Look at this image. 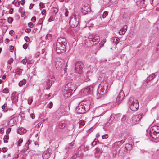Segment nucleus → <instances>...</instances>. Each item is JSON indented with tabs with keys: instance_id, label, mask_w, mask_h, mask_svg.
<instances>
[{
	"instance_id": "1",
	"label": "nucleus",
	"mask_w": 159,
	"mask_h": 159,
	"mask_svg": "<svg viewBox=\"0 0 159 159\" xmlns=\"http://www.w3.org/2000/svg\"><path fill=\"white\" fill-rule=\"evenodd\" d=\"M67 45L66 39L64 38H59L56 43V51L58 53H63L66 50Z\"/></svg>"
},
{
	"instance_id": "2",
	"label": "nucleus",
	"mask_w": 159,
	"mask_h": 159,
	"mask_svg": "<svg viewBox=\"0 0 159 159\" xmlns=\"http://www.w3.org/2000/svg\"><path fill=\"white\" fill-rule=\"evenodd\" d=\"M110 87L108 83L105 80L102 81L99 84L98 89L97 95H103L106 94L109 90Z\"/></svg>"
},
{
	"instance_id": "3",
	"label": "nucleus",
	"mask_w": 159,
	"mask_h": 159,
	"mask_svg": "<svg viewBox=\"0 0 159 159\" xmlns=\"http://www.w3.org/2000/svg\"><path fill=\"white\" fill-rule=\"evenodd\" d=\"M149 135L152 141L157 142L159 141V126H154L150 129Z\"/></svg>"
},
{
	"instance_id": "4",
	"label": "nucleus",
	"mask_w": 159,
	"mask_h": 159,
	"mask_svg": "<svg viewBox=\"0 0 159 159\" xmlns=\"http://www.w3.org/2000/svg\"><path fill=\"white\" fill-rule=\"evenodd\" d=\"M128 104L130 109L133 111H136L139 107L138 101L133 97L130 98Z\"/></svg>"
},
{
	"instance_id": "5",
	"label": "nucleus",
	"mask_w": 159,
	"mask_h": 159,
	"mask_svg": "<svg viewBox=\"0 0 159 159\" xmlns=\"http://www.w3.org/2000/svg\"><path fill=\"white\" fill-rule=\"evenodd\" d=\"M79 21L78 16L76 15H72L69 20L70 25L72 28L76 27L78 25Z\"/></svg>"
},
{
	"instance_id": "6",
	"label": "nucleus",
	"mask_w": 159,
	"mask_h": 159,
	"mask_svg": "<svg viewBox=\"0 0 159 159\" xmlns=\"http://www.w3.org/2000/svg\"><path fill=\"white\" fill-rule=\"evenodd\" d=\"M88 39L90 43L93 45L97 44L100 41L99 36L94 34L90 35L89 36Z\"/></svg>"
},
{
	"instance_id": "7",
	"label": "nucleus",
	"mask_w": 159,
	"mask_h": 159,
	"mask_svg": "<svg viewBox=\"0 0 159 159\" xmlns=\"http://www.w3.org/2000/svg\"><path fill=\"white\" fill-rule=\"evenodd\" d=\"M91 11V8L89 4L86 3L82 4L81 7V11L83 15L88 14Z\"/></svg>"
},
{
	"instance_id": "8",
	"label": "nucleus",
	"mask_w": 159,
	"mask_h": 159,
	"mask_svg": "<svg viewBox=\"0 0 159 159\" xmlns=\"http://www.w3.org/2000/svg\"><path fill=\"white\" fill-rule=\"evenodd\" d=\"M84 67V64L80 61H77L75 65V72L78 74H81L83 71V69Z\"/></svg>"
},
{
	"instance_id": "9",
	"label": "nucleus",
	"mask_w": 159,
	"mask_h": 159,
	"mask_svg": "<svg viewBox=\"0 0 159 159\" xmlns=\"http://www.w3.org/2000/svg\"><path fill=\"white\" fill-rule=\"evenodd\" d=\"M124 96L125 95L123 91L122 90H121L116 98V102L118 104L120 103L123 100Z\"/></svg>"
},
{
	"instance_id": "10",
	"label": "nucleus",
	"mask_w": 159,
	"mask_h": 159,
	"mask_svg": "<svg viewBox=\"0 0 159 159\" xmlns=\"http://www.w3.org/2000/svg\"><path fill=\"white\" fill-rule=\"evenodd\" d=\"M52 153V150L51 148H48L45 151L42 155L43 159H48Z\"/></svg>"
},
{
	"instance_id": "11",
	"label": "nucleus",
	"mask_w": 159,
	"mask_h": 159,
	"mask_svg": "<svg viewBox=\"0 0 159 159\" xmlns=\"http://www.w3.org/2000/svg\"><path fill=\"white\" fill-rule=\"evenodd\" d=\"M93 89V87L92 86H89L82 89V92H83L84 95H86L89 94L91 93Z\"/></svg>"
},
{
	"instance_id": "12",
	"label": "nucleus",
	"mask_w": 159,
	"mask_h": 159,
	"mask_svg": "<svg viewBox=\"0 0 159 159\" xmlns=\"http://www.w3.org/2000/svg\"><path fill=\"white\" fill-rule=\"evenodd\" d=\"M85 111H88L90 109V102L89 101H85L81 102Z\"/></svg>"
},
{
	"instance_id": "13",
	"label": "nucleus",
	"mask_w": 159,
	"mask_h": 159,
	"mask_svg": "<svg viewBox=\"0 0 159 159\" xmlns=\"http://www.w3.org/2000/svg\"><path fill=\"white\" fill-rule=\"evenodd\" d=\"M144 116V114L143 113H140L134 116L132 119L133 122L134 123H135L139 121Z\"/></svg>"
},
{
	"instance_id": "14",
	"label": "nucleus",
	"mask_w": 159,
	"mask_h": 159,
	"mask_svg": "<svg viewBox=\"0 0 159 159\" xmlns=\"http://www.w3.org/2000/svg\"><path fill=\"white\" fill-rule=\"evenodd\" d=\"M83 107L80 102L78 106L76 107V111L78 113L83 114L86 112L85 110L84 109Z\"/></svg>"
},
{
	"instance_id": "15",
	"label": "nucleus",
	"mask_w": 159,
	"mask_h": 159,
	"mask_svg": "<svg viewBox=\"0 0 159 159\" xmlns=\"http://www.w3.org/2000/svg\"><path fill=\"white\" fill-rule=\"evenodd\" d=\"M55 80V78L53 76H50L48 79L47 81V85L48 87L46 88V89H49Z\"/></svg>"
},
{
	"instance_id": "16",
	"label": "nucleus",
	"mask_w": 159,
	"mask_h": 159,
	"mask_svg": "<svg viewBox=\"0 0 159 159\" xmlns=\"http://www.w3.org/2000/svg\"><path fill=\"white\" fill-rule=\"evenodd\" d=\"M64 62L62 61H57L54 63V65L55 66L56 69L57 70H60L64 66Z\"/></svg>"
},
{
	"instance_id": "17",
	"label": "nucleus",
	"mask_w": 159,
	"mask_h": 159,
	"mask_svg": "<svg viewBox=\"0 0 159 159\" xmlns=\"http://www.w3.org/2000/svg\"><path fill=\"white\" fill-rule=\"evenodd\" d=\"M31 144V142L30 140H28L26 143L24 148V151L25 154H27L29 152L30 149L29 148V145Z\"/></svg>"
},
{
	"instance_id": "18",
	"label": "nucleus",
	"mask_w": 159,
	"mask_h": 159,
	"mask_svg": "<svg viewBox=\"0 0 159 159\" xmlns=\"http://www.w3.org/2000/svg\"><path fill=\"white\" fill-rule=\"evenodd\" d=\"M127 28V25L124 26L119 31V34L121 35L124 34L126 31Z\"/></svg>"
},
{
	"instance_id": "19",
	"label": "nucleus",
	"mask_w": 159,
	"mask_h": 159,
	"mask_svg": "<svg viewBox=\"0 0 159 159\" xmlns=\"http://www.w3.org/2000/svg\"><path fill=\"white\" fill-rule=\"evenodd\" d=\"M27 130L23 127H20L19 128L17 131V133L20 134H22L24 133H25Z\"/></svg>"
},
{
	"instance_id": "20",
	"label": "nucleus",
	"mask_w": 159,
	"mask_h": 159,
	"mask_svg": "<svg viewBox=\"0 0 159 159\" xmlns=\"http://www.w3.org/2000/svg\"><path fill=\"white\" fill-rule=\"evenodd\" d=\"M123 143L120 141L116 142L113 144V146L115 148H119Z\"/></svg>"
},
{
	"instance_id": "21",
	"label": "nucleus",
	"mask_w": 159,
	"mask_h": 159,
	"mask_svg": "<svg viewBox=\"0 0 159 159\" xmlns=\"http://www.w3.org/2000/svg\"><path fill=\"white\" fill-rule=\"evenodd\" d=\"M70 85V87H69V89L70 90H71L72 91H75L76 89L77 88V87L74 84H72L71 83L70 84H68V86H69Z\"/></svg>"
},
{
	"instance_id": "22",
	"label": "nucleus",
	"mask_w": 159,
	"mask_h": 159,
	"mask_svg": "<svg viewBox=\"0 0 159 159\" xmlns=\"http://www.w3.org/2000/svg\"><path fill=\"white\" fill-rule=\"evenodd\" d=\"M16 123V119L15 118H12L11 119L9 122V124L11 126L14 125Z\"/></svg>"
},
{
	"instance_id": "23",
	"label": "nucleus",
	"mask_w": 159,
	"mask_h": 159,
	"mask_svg": "<svg viewBox=\"0 0 159 159\" xmlns=\"http://www.w3.org/2000/svg\"><path fill=\"white\" fill-rule=\"evenodd\" d=\"M114 117L113 116L111 115V118L109 120V121L107 122L105 124V126L107 127H108L112 123V121L114 120Z\"/></svg>"
},
{
	"instance_id": "24",
	"label": "nucleus",
	"mask_w": 159,
	"mask_h": 159,
	"mask_svg": "<svg viewBox=\"0 0 159 159\" xmlns=\"http://www.w3.org/2000/svg\"><path fill=\"white\" fill-rule=\"evenodd\" d=\"M65 121H63L59 123L58 125V127L60 129H62L65 127Z\"/></svg>"
},
{
	"instance_id": "25",
	"label": "nucleus",
	"mask_w": 159,
	"mask_h": 159,
	"mask_svg": "<svg viewBox=\"0 0 159 159\" xmlns=\"http://www.w3.org/2000/svg\"><path fill=\"white\" fill-rule=\"evenodd\" d=\"M119 39H120L118 38L115 37L112 39L111 41L113 43L116 45L119 43Z\"/></svg>"
},
{
	"instance_id": "26",
	"label": "nucleus",
	"mask_w": 159,
	"mask_h": 159,
	"mask_svg": "<svg viewBox=\"0 0 159 159\" xmlns=\"http://www.w3.org/2000/svg\"><path fill=\"white\" fill-rule=\"evenodd\" d=\"M81 154L82 151H79L78 152V153L75 154V155H74L73 157L70 158V159H75L76 157L81 156Z\"/></svg>"
},
{
	"instance_id": "27",
	"label": "nucleus",
	"mask_w": 159,
	"mask_h": 159,
	"mask_svg": "<svg viewBox=\"0 0 159 159\" xmlns=\"http://www.w3.org/2000/svg\"><path fill=\"white\" fill-rule=\"evenodd\" d=\"M58 7H53L51 9V11L52 13L56 14L58 12Z\"/></svg>"
},
{
	"instance_id": "28",
	"label": "nucleus",
	"mask_w": 159,
	"mask_h": 159,
	"mask_svg": "<svg viewBox=\"0 0 159 159\" xmlns=\"http://www.w3.org/2000/svg\"><path fill=\"white\" fill-rule=\"evenodd\" d=\"M26 82V80L25 79H23L19 82L18 85L19 86L21 87L23 85L25 84Z\"/></svg>"
},
{
	"instance_id": "29",
	"label": "nucleus",
	"mask_w": 159,
	"mask_h": 159,
	"mask_svg": "<svg viewBox=\"0 0 159 159\" xmlns=\"http://www.w3.org/2000/svg\"><path fill=\"white\" fill-rule=\"evenodd\" d=\"M18 96L17 95L13 94L11 97L12 100L16 102L18 100Z\"/></svg>"
},
{
	"instance_id": "30",
	"label": "nucleus",
	"mask_w": 159,
	"mask_h": 159,
	"mask_svg": "<svg viewBox=\"0 0 159 159\" xmlns=\"http://www.w3.org/2000/svg\"><path fill=\"white\" fill-rule=\"evenodd\" d=\"M23 70L19 68H17L15 70V72L16 74H17L18 75H20L22 72Z\"/></svg>"
},
{
	"instance_id": "31",
	"label": "nucleus",
	"mask_w": 159,
	"mask_h": 159,
	"mask_svg": "<svg viewBox=\"0 0 159 159\" xmlns=\"http://www.w3.org/2000/svg\"><path fill=\"white\" fill-rule=\"evenodd\" d=\"M155 74H153L151 75H150L148 77L147 80H151L155 78Z\"/></svg>"
},
{
	"instance_id": "32",
	"label": "nucleus",
	"mask_w": 159,
	"mask_h": 159,
	"mask_svg": "<svg viewBox=\"0 0 159 159\" xmlns=\"http://www.w3.org/2000/svg\"><path fill=\"white\" fill-rule=\"evenodd\" d=\"M74 143L73 142H72L70 144H69L68 146L66 148V149L67 148L71 149L75 147V146L74 145Z\"/></svg>"
},
{
	"instance_id": "33",
	"label": "nucleus",
	"mask_w": 159,
	"mask_h": 159,
	"mask_svg": "<svg viewBox=\"0 0 159 159\" xmlns=\"http://www.w3.org/2000/svg\"><path fill=\"white\" fill-rule=\"evenodd\" d=\"M99 143V142L98 141V139L97 138H95L94 140L92 143L91 145L93 147L94 146L97 144V142Z\"/></svg>"
},
{
	"instance_id": "34",
	"label": "nucleus",
	"mask_w": 159,
	"mask_h": 159,
	"mask_svg": "<svg viewBox=\"0 0 159 159\" xmlns=\"http://www.w3.org/2000/svg\"><path fill=\"white\" fill-rule=\"evenodd\" d=\"M9 135L8 134H6L4 137V141L5 143H7L8 142L7 140L9 139Z\"/></svg>"
},
{
	"instance_id": "35",
	"label": "nucleus",
	"mask_w": 159,
	"mask_h": 159,
	"mask_svg": "<svg viewBox=\"0 0 159 159\" xmlns=\"http://www.w3.org/2000/svg\"><path fill=\"white\" fill-rule=\"evenodd\" d=\"M52 38V35L50 34H48L46 36L45 39L46 40H50Z\"/></svg>"
},
{
	"instance_id": "36",
	"label": "nucleus",
	"mask_w": 159,
	"mask_h": 159,
	"mask_svg": "<svg viewBox=\"0 0 159 159\" xmlns=\"http://www.w3.org/2000/svg\"><path fill=\"white\" fill-rule=\"evenodd\" d=\"M33 98L32 97H30L28 99V103L29 104H31L33 101Z\"/></svg>"
},
{
	"instance_id": "37",
	"label": "nucleus",
	"mask_w": 159,
	"mask_h": 159,
	"mask_svg": "<svg viewBox=\"0 0 159 159\" xmlns=\"http://www.w3.org/2000/svg\"><path fill=\"white\" fill-rule=\"evenodd\" d=\"M108 12L107 11H105L104 12L103 14L102 15V17L103 18H105L107 16Z\"/></svg>"
},
{
	"instance_id": "38",
	"label": "nucleus",
	"mask_w": 159,
	"mask_h": 159,
	"mask_svg": "<svg viewBox=\"0 0 159 159\" xmlns=\"http://www.w3.org/2000/svg\"><path fill=\"white\" fill-rule=\"evenodd\" d=\"M23 139L20 138L18 141V146H20L21 143L23 142Z\"/></svg>"
},
{
	"instance_id": "39",
	"label": "nucleus",
	"mask_w": 159,
	"mask_h": 159,
	"mask_svg": "<svg viewBox=\"0 0 159 159\" xmlns=\"http://www.w3.org/2000/svg\"><path fill=\"white\" fill-rule=\"evenodd\" d=\"M6 20L4 19H0V25H2L5 22Z\"/></svg>"
},
{
	"instance_id": "40",
	"label": "nucleus",
	"mask_w": 159,
	"mask_h": 159,
	"mask_svg": "<svg viewBox=\"0 0 159 159\" xmlns=\"http://www.w3.org/2000/svg\"><path fill=\"white\" fill-rule=\"evenodd\" d=\"M13 20V19L11 17H9L8 18L7 21L9 23H12Z\"/></svg>"
},
{
	"instance_id": "41",
	"label": "nucleus",
	"mask_w": 159,
	"mask_h": 159,
	"mask_svg": "<svg viewBox=\"0 0 159 159\" xmlns=\"http://www.w3.org/2000/svg\"><path fill=\"white\" fill-rule=\"evenodd\" d=\"M53 106V103L52 102H51L47 105V107L49 108H51Z\"/></svg>"
},
{
	"instance_id": "42",
	"label": "nucleus",
	"mask_w": 159,
	"mask_h": 159,
	"mask_svg": "<svg viewBox=\"0 0 159 159\" xmlns=\"http://www.w3.org/2000/svg\"><path fill=\"white\" fill-rule=\"evenodd\" d=\"M126 147H128L129 149H131L132 148V145L131 144H129V143H127L126 144Z\"/></svg>"
},
{
	"instance_id": "43",
	"label": "nucleus",
	"mask_w": 159,
	"mask_h": 159,
	"mask_svg": "<svg viewBox=\"0 0 159 159\" xmlns=\"http://www.w3.org/2000/svg\"><path fill=\"white\" fill-rule=\"evenodd\" d=\"M2 91L5 94L9 92L8 89L7 88H5Z\"/></svg>"
},
{
	"instance_id": "44",
	"label": "nucleus",
	"mask_w": 159,
	"mask_h": 159,
	"mask_svg": "<svg viewBox=\"0 0 159 159\" xmlns=\"http://www.w3.org/2000/svg\"><path fill=\"white\" fill-rule=\"evenodd\" d=\"M44 20V18H40L39 21V24L42 25L43 21Z\"/></svg>"
},
{
	"instance_id": "45",
	"label": "nucleus",
	"mask_w": 159,
	"mask_h": 159,
	"mask_svg": "<svg viewBox=\"0 0 159 159\" xmlns=\"http://www.w3.org/2000/svg\"><path fill=\"white\" fill-rule=\"evenodd\" d=\"M27 62L28 63V61L26 59H23L21 61V63L24 64H25Z\"/></svg>"
},
{
	"instance_id": "46",
	"label": "nucleus",
	"mask_w": 159,
	"mask_h": 159,
	"mask_svg": "<svg viewBox=\"0 0 159 159\" xmlns=\"http://www.w3.org/2000/svg\"><path fill=\"white\" fill-rule=\"evenodd\" d=\"M39 6L40 8H43L45 7V5L42 2H40L39 3Z\"/></svg>"
},
{
	"instance_id": "47",
	"label": "nucleus",
	"mask_w": 159,
	"mask_h": 159,
	"mask_svg": "<svg viewBox=\"0 0 159 159\" xmlns=\"http://www.w3.org/2000/svg\"><path fill=\"white\" fill-rule=\"evenodd\" d=\"M13 61V59L12 58H11L8 61V64H11Z\"/></svg>"
},
{
	"instance_id": "48",
	"label": "nucleus",
	"mask_w": 159,
	"mask_h": 159,
	"mask_svg": "<svg viewBox=\"0 0 159 159\" xmlns=\"http://www.w3.org/2000/svg\"><path fill=\"white\" fill-rule=\"evenodd\" d=\"M53 20H54V18L52 16H51L48 20V21L49 22H51Z\"/></svg>"
},
{
	"instance_id": "49",
	"label": "nucleus",
	"mask_w": 159,
	"mask_h": 159,
	"mask_svg": "<svg viewBox=\"0 0 159 159\" xmlns=\"http://www.w3.org/2000/svg\"><path fill=\"white\" fill-rule=\"evenodd\" d=\"M8 150V148H3L2 149V151L4 153L6 152Z\"/></svg>"
},
{
	"instance_id": "50",
	"label": "nucleus",
	"mask_w": 159,
	"mask_h": 159,
	"mask_svg": "<svg viewBox=\"0 0 159 159\" xmlns=\"http://www.w3.org/2000/svg\"><path fill=\"white\" fill-rule=\"evenodd\" d=\"M108 136L107 134H105L104 135H103L102 136V138L103 139H106L108 138Z\"/></svg>"
},
{
	"instance_id": "51",
	"label": "nucleus",
	"mask_w": 159,
	"mask_h": 159,
	"mask_svg": "<svg viewBox=\"0 0 159 159\" xmlns=\"http://www.w3.org/2000/svg\"><path fill=\"white\" fill-rule=\"evenodd\" d=\"M36 18L35 17H33L31 20V21L33 22V23L35 22L36 21Z\"/></svg>"
},
{
	"instance_id": "52",
	"label": "nucleus",
	"mask_w": 159,
	"mask_h": 159,
	"mask_svg": "<svg viewBox=\"0 0 159 159\" xmlns=\"http://www.w3.org/2000/svg\"><path fill=\"white\" fill-rule=\"evenodd\" d=\"M28 26L29 27L32 28L33 27V24L32 23L30 22L28 24Z\"/></svg>"
},
{
	"instance_id": "53",
	"label": "nucleus",
	"mask_w": 159,
	"mask_h": 159,
	"mask_svg": "<svg viewBox=\"0 0 159 159\" xmlns=\"http://www.w3.org/2000/svg\"><path fill=\"white\" fill-rule=\"evenodd\" d=\"M24 39L26 42H29L30 40L29 38L27 36H25L24 38Z\"/></svg>"
},
{
	"instance_id": "54",
	"label": "nucleus",
	"mask_w": 159,
	"mask_h": 159,
	"mask_svg": "<svg viewBox=\"0 0 159 159\" xmlns=\"http://www.w3.org/2000/svg\"><path fill=\"white\" fill-rule=\"evenodd\" d=\"M9 34L11 36H13L14 34V31L13 30H11L9 31Z\"/></svg>"
},
{
	"instance_id": "55",
	"label": "nucleus",
	"mask_w": 159,
	"mask_h": 159,
	"mask_svg": "<svg viewBox=\"0 0 159 159\" xmlns=\"http://www.w3.org/2000/svg\"><path fill=\"white\" fill-rule=\"evenodd\" d=\"M34 61L33 60H30L28 61V64H31L33 63Z\"/></svg>"
},
{
	"instance_id": "56",
	"label": "nucleus",
	"mask_w": 159,
	"mask_h": 159,
	"mask_svg": "<svg viewBox=\"0 0 159 159\" xmlns=\"http://www.w3.org/2000/svg\"><path fill=\"white\" fill-rule=\"evenodd\" d=\"M126 139V138L125 137H124L123 139L121 141H120L123 144L124 142L125 141Z\"/></svg>"
},
{
	"instance_id": "57",
	"label": "nucleus",
	"mask_w": 159,
	"mask_h": 159,
	"mask_svg": "<svg viewBox=\"0 0 159 159\" xmlns=\"http://www.w3.org/2000/svg\"><path fill=\"white\" fill-rule=\"evenodd\" d=\"M14 46H11L10 48V51H11V52H13V51H14Z\"/></svg>"
},
{
	"instance_id": "58",
	"label": "nucleus",
	"mask_w": 159,
	"mask_h": 159,
	"mask_svg": "<svg viewBox=\"0 0 159 159\" xmlns=\"http://www.w3.org/2000/svg\"><path fill=\"white\" fill-rule=\"evenodd\" d=\"M31 31V29L30 28H27L25 30V32L27 33H29Z\"/></svg>"
},
{
	"instance_id": "59",
	"label": "nucleus",
	"mask_w": 159,
	"mask_h": 159,
	"mask_svg": "<svg viewBox=\"0 0 159 159\" xmlns=\"http://www.w3.org/2000/svg\"><path fill=\"white\" fill-rule=\"evenodd\" d=\"M68 14V11L67 9L65 10V15L66 16H67Z\"/></svg>"
},
{
	"instance_id": "60",
	"label": "nucleus",
	"mask_w": 159,
	"mask_h": 159,
	"mask_svg": "<svg viewBox=\"0 0 159 159\" xmlns=\"http://www.w3.org/2000/svg\"><path fill=\"white\" fill-rule=\"evenodd\" d=\"M90 80V78L89 77H86L84 79V81L87 82L89 81Z\"/></svg>"
},
{
	"instance_id": "61",
	"label": "nucleus",
	"mask_w": 159,
	"mask_h": 159,
	"mask_svg": "<svg viewBox=\"0 0 159 159\" xmlns=\"http://www.w3.org/2000/svg\"><path fill=\"white\" fill-rule=\"evenodd\" d=\"M46 12V10L45 9H43L41 12V13L43 15H44L45 14Z\"/></svg>"
},
{
	"instance_id": "62",
	"label": "nucleus",
	"mask_w": 159,
	"mask_h": 159,
	"mask_svg": "<svg viewBox=\"0 0 159 159\" xmlns=\"http://www.w3.org/2000/svg\"><path fill=\"white\" fill-rule=\"evenodd\" d=\"M30 117L32 119H34V118H35V115H34V114L32 113V114H30Z\"/></svg>"
},
{
	"instance_id": "63",
	"label": "nucleus",
	"mask_w": 159,
	"mask_h": 159,
	"mask_svg": "<svg viewBox=\"0 0 159 159\" xmlns=\"http://www.w3.org/2000/svg\"><path fill=\"white\" fill-rule=\"evenodd\" d=\"M23 48H24V49H26L27 47V44H24L23 46Z\"/></svg>"
},
{
	"instance_id": "64",
	"label": "nucleus",
	"mask_w": 159,
	"mask_h": 159,
	"mask_svg": "<svg viewBox=\"0 0 159 159\" xmlns=\"http://www.w3.org/2000/svg\"><path fill=\"white\" fill-rule=\"evenodd\" d=\"M156 50L157 52L159 53V44L157 46L156 48Z\"/></svg>"
}]
</instances>
